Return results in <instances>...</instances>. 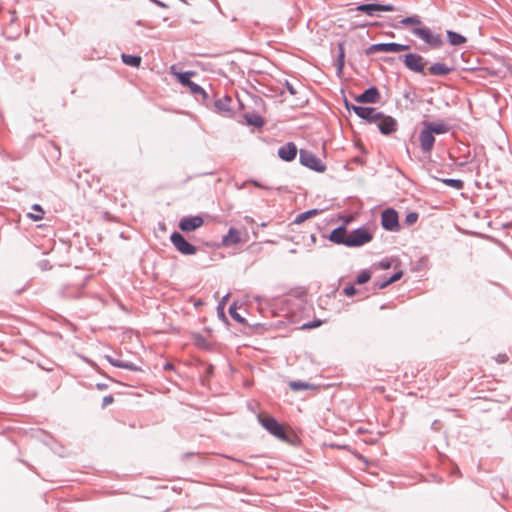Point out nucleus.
I'll list each match as a JSON object with an SVG mask.
<instances>
[{
	"instance_id": "9b49d317",
	"label": "nucleus",
	"mask_w": 512,
	"mask_h": 512,
	"mask_svg": "<svg viewBox=\"0 0 512 512\" xmlns=\"http://www.w3.org/2000/svg\"><path fill=\"white\" fill-rule=\"evenodd\" d=\"M353 111L359 118L366 120L369 123H376L378 118L382 116V112L377 111V109L374 107H353Z\"/></svg>"
},
{
	"instance_id": "e433bc0d",
	"label": "nucleus",
	"mask_w": 512,
	"mask_h": 512,
	"mask_svg": "<svg viewBox=\"0 0 512 512\" xmlns=\"http://www.w3.org/2000/svg\"><path fill=\"white\" fill-rule=\"evenodd\" d=\"M343 292L345 295L351 297L356 294L357 290L353 285H349L344 288Z\"/></svg>"
},
{
	"instance_id": "20e7f679",
	"label": "nucleus",
	"mask_w": 512,
	"mask_h": 512,
	"mask_svg": "<svg viewBox=\"0 0 512 512\" xmlns=\"http://www.w3.org/2000/svg\"><path fill=\"white\" fill-rule=\"evenodd\" d=\"M170 241L175 249L182 255H194L197 252V247L187 241L180 232L174 231L170 235Z\"/></svg>"
},
{
	"instance_id": "de8ad7c7",
	"label": "nucleus",
	"mask_w": 512,
	"mask_h": 512,
	"mask_svg": "<svg viewBox=\"0 0 512 512\" xmlns=\"http://www.w3.org/2000/svg\"><path fill=\"white\" fill-rule=\"evenodd\" d=\"M253 185L258 187V188H263V189H271V187H268V186H264L263 184H261L259 181H253Z\"/></svg>"
},
{
	"instance_id": "09e8293b",
	"label": "nucleus",
	"mask_w": 512,
	"mask_h": 512,
	"mask_svg": "<svg viewBox=\"0 0 512 512\" xmlns=\"http://www.w3.org/2000/svg\"><path fill=\"white\" fill-rule=\"evenodd\" d=\"M150 1L155 3L159 7L167 8V5L165 3H163L162 1H159V0H150Z\"/></svg>"
},
{
	"instance_id": "f257e3e1",
	"label": "nucleus",
	"mask_w": 512,
	"mask_h": 512,
	"mask_svg": "<svg viewBox=\"0 0 512 512\" xmlns=\"http://www.w3.org/2000/svg\"><path fill=\"white\" fill-rule=\"evenodd\" d=\"M258 421L271 435L280 440L287 439V434L283 425L273 416L258 415Z\"/></svg>"
},
{
	"instance_id": "49530a36",
	"label": "nucleus",
	"mask_w": 512,
	"mask_h": 512,
	"mask_svg": "<svg viewBox=\"0 0 512 512\" xmlns=\"http://www.w3.org/2000/svg\"><path fill=\"white\" fill-rule=\"evenodd\" d=\"M96 388L100 391L106 390L108 388V385L106 383H97Z\"/></svg>"
},
{
	"instance_id": "72a5a7b5",
	"label": "nucleus",
	"mask_w": 512,
	"mask_h": 512,
	"mask_svg": "<svg viewBox=\"0 0 512 512\" xmlns=\"http://www.w3.org/2000/svg\"><path fill=\"white\" fill-rule=\"evenodd\" d=\"M229 314L230 316L235 320L237 321L238 323H241V324H244L245 323V318H243L238 312H237V307H236V303H233L230 305L229 307Z\"/></svg>"
},
{
	"instance_id": "4468645a",
	"label": "nucleus",
	"mask_w": 512,
	"mask_h": 512,
	"mask_svg": "<svg viewBox=\"0 0 512 512\" xmlns=\"http://www.w3.org/2000/svg\"><path fill=\"white\" fill-rule=\"evenodd\" d=\"M381 98L380 92L377 87L371 86L364 90L363 93L355 97V100L359 103L374 104L379 102Z\"/></svg>"
},
{
	"instance_id": "393cba45",
	"label": "nucleus",
	"mask_w": 512,
	"mask_h": 512,
	"mask_svg": "<svg viewBox=\"0 0 512 512\" xmlns=\"http://www.w3.org/2000/svg\"><path fill=\"white\" fill-rule=\"evenodd\" d=\"M337 74H341L345 65V50L344 43L338 44V56L335 62Z\"/></svg>"
},
{
	"instance_id": "a18cd8bd",
	"label": "nucleus",
	"mask_w": 512,
	"mask_h": 512,
	"mask_svg": "<svg viewBox=\"0 0 512 512\" xmlns=\"http://www.w3.org/2000/svg\"><path fill=\"white\" fill-rule=\"evenodd\" d=\"M508 360V357L506 354H499L497 357V362L499 363H505Z\"/></svg>"
},
{
	"instance_id": "cd10ccee",
	"label": "nucleus",
	"mask_w": 512,
	"mask_h": 512,
	"mask_svg": "<svg viewBox=\"0 0 512 512\" xmlns=\"http://www.w3.org/2000/svg\"><path fill=\"white\" fill-rule=\"evenodd\" d=\"M121 58L124 64L131 67H139L142 61L141 57L138 55H130L125 53L121 55Z\"/></svg>"
},
{
	"instance_id": "c85d7f7f",
	"label": "nucleus",
	"mask_w": 512,
	"mask_h": 512,
	"mask_svg": "<svg viewBox=\"0 0 512 512\" xmlns=\"http://www.w3.org/2000/svg\"><path fill=\"white\" fill-rule=\"evenodd\" d=\"M288 386L293 391H301L314 388V385L303 381H290Z\"/></svg>"
},
{
	"instance_id": "2f4dec72",
	"label": "nucleus",
	"mask_w": 512,
	"mask_h": 512,
	"mask_svg": "<svg viewBox=\"0 0 512 512\" xmlns=\"http://www.w3.org/2000/svg\"><path fill=\"white\" fill-rule=\"evenodd\" d=\"M422 21L421 18L418 15H413L409 17H405L402 20H400V25H414L419 26L421 25Z\"/></svg>"
},
{
	"instance_id": "603ef678",
	"label": "nucleus",
	"mask_w": 512,
	"mask_h": 512,
	"mask_svg": "<svg viewBox=\"0 0 512 512\" xmlns=\"http://www.w3.org/2000/svg\"><path fill=\"white\" fill-rule=\"evenodd\" d=\"M11 15H12V18H11V22H14L16 20V11L13 10V11H10Z\"/></svg>"
},
{
	"instance_id": "2eb2a0df",
	"label": "nucleus",
	"mask_w": 512,
	"mask_h": 512,
	"mask_svg": "<svg viewBox=\"0 0 512 512\" xmlns=\"http://www.w3.org/2000/svg\"><path fill=\"white\" fill-rule=\"evenodd\" d=\"M420 147L424 153H430L435 143V137L432 132L424 127L419 135Z\"/></svg>"
},
{
	"instance_id": "a19ab883",
	"label": "nucleus",
	"mask_w": 512,
	"mask_h": 512,
	"mask_svg": "<svg viewBox=\"0 0 512 512\" xmlns=\"http://www.w3.org/2000/svg\"><path fill=\"white\" fill-rule=\"evenodd\" d=\"M321 324V321L320 320H317V321H313V322H309V323H305L303 324V328H315V327H318L319 325Z\"/></svg>"
},
{
	"instance_id": "4be33fe9",
	"label": "nucleus",
	"mask_w": 512,
	"mask_h": 512,
	"mask_svg": "<svg viewBox=\"0 0 512 512\" xmlns=\"http://www.w3.org/2000/svg\"><path fill=\"white\" fill-rule=\"evenodd\" d=\"M423 125L427 129H429L432 132V134L440 135V134L447 133L449 131V126L443 122L434 123V122L424 121Z\"/></svg>"
},
{
	"instance_id": "a878e982",
	"label": "nucleus",
	"mask_w": 512,
	"mask_h": 512,
	"mask_svg": "<svg viewBox=\"0 0 512 512\" xmlns=\"http://www.w3.org/2000/svg\"><path fill=\"white\" fill-rule=\"evenodd\" d=\"M232 99L230 96H223L215 101V107L220 112H229L231 110L230 104Z\"/></svg>"
},
{
	"instance_id": "37998d69",
	"label": "nucleus",
	"mask_w": 512,
	"mask_h": 512,
	"mask_svg": "<svg viewBox=\"0 0 512 512\" xmlns=\"http://www.w3.org/2000/svg\"><path fill=\"white\" fill-rule=\"evenodd\" d=\"M286 88L291 95H295L297 93L296 89L288 81H286Z\"/></svg>"
},
{
	"instance_id": "a211bd4d",
	"label": "nucleus",
	"mask_w": 512,
	"mask_h": 512,
	"mask_svg": "<svg viewBox=\"0 0 512 512\" xmlns=\"http://www.w3.org/2000/svg\"><path fill=\"white\" fill-rule=\"evenodd\" d=\"M85 286V283H78V284H69L64 286L60 290V294L62 297L65 298H79L82 293V289Z\"/></svg>"
},
{
	"instance_id": "864d4df0",
	"label": "nucleus",
	"mask_w": 512,
	"mask_h": 512,
	"mask_svg": "<svg viewBox=\"0 0 512 512\" xmlns=\"http://www.w3.org/2000/svg\"><path fill=\"white\" fill-rule=\"evenodd\" d=\"M432 429H438V421H434L431 426Z\"/></svg>"
},
{
	"instance_id": "b1692460",
	"label": "nucleus",
	"mask_w": 512,
	"mask_h": 512,
	"mask_svg": "<svg viewBox=\"0 0 512 512\" xmlns=\"http://www.w3.org/2000/svg\"><path fill=\"white\" fill-rule=\"evenodd\" d=\"M446 33H447V38H448L449 43L453 46H459V45H462L467 42V39L465 36L455 32V31L447 30Z\"/></svg>"
},
{
	"instance_id": "39448f33",
	"label": "nucleus",
	"mask_w": 512,
	"mask_h": 512,
	"mask_svg": "<svg viewBox=\"0 0 512 512\" xmlns=\"http://www.w3.org/2000/svg\"><path fill=\"white\" fill-rule=\"evenodd\" d=\"M299 161L313 171L324 172L326 170V165L309 150L300 149Z\"/></svg>"
},
{
	"instance_id": "f704fd0d",
	"label": "nucleus",
	"mask_w": 512,
	"mask_h": 512,
	"mask_svg": "<svg viewBox=\"0 0 512 512\" xmlns=\"http://www.w3.org/2000/svg\"><path fill=\"white\" fill-rule=\"evenodd\" d=\"M418 213L416 212H409L405 217V222L408 225L414 224L418 220Z\"/></svg>"
},
{
	"instance_id": "f03ea898",
	"label": "nucleus",
	"mask_w": 512,
	"mask_h": 512,
	"mask_svg": "<svg viewBox=\"0 0 512 512\" xmlns=\"http://www.w3.org/2000/svg\"><path fill=\"white\" fill-rule=\"evenodd\" d=\"M411 33L432 48H440L443 45L442 36L433 33L428 27H413Z\"/></svg>"
},
{
	"instance_id": "7c9ffc66",
	"label": "nucleus",
	"mask_w": 512,
	"mask_h": 512,
	"mask_svg": "<svg viewBox=\"0 0 512 512\" xmlns=\"http://www.w3.org/2000/svg\"><path fill=\"white\" fill-rule=\"evenodd\" d=\"M441 181L445 185L455 188L457 190H461L464 187V182L460 179L444 178V179H441Z\"/></svg>"
},
{
	"instance_id": "1a4fd4ad",
	"label": "nucleus",
	"mask_w": 512,
	"mask_h": 512,
	"mask_svg": "<svg viewBox=\"0 0 512 512\" xmlns=\"http://www.w3.org/2000/svg\"><path fill=\"white\" fill-rule=\"evenodd\" d=\"M381 225L386 231L398 232L401 227L397 211L393 208L385 209L381 214Z\"/></svg>"
},
{
	"instance_id": "dca6fc26",
	"label": "nucleus",
	"mask_w": 512,
	"mask_h": 512,
	"mask_svg": "<svg viewBox=\"0 0 512 512\" xmlns=\"http://www.w3.org/2000/svg\"><path fill=\"white\" fill-rule=\"evenodd\" d=\"M297 146L293 142H288L278 149V157L286 162H290L296 158Z\"/></svg>"
},
{
	"instance_id": "8fccbe9b",
	"label": "nucleus",
	"mask_w": 512,
	"mask_h": 512,
	"mask_svg": "<svg viewBox=\"0 0 512 512\" xmlns=\"http://www.w3.org/2000/svg\"><path fill=\"white\" fill-rule=\"evenodd\" d=\"M164 369H165V370H172V369H174V366H173V364H171V363L167 362V363L164 365Z\"/></svg>"
},
{
	"instance_id": "3c124183",
	"label": "nucleus",
	"mask_w": 512,
	"mask_h": 512,
	"mask_svg": "<svg viewBox=\"0 0 512 512\" xmlns=\"http://www.w3.org/2000/svg\"><path fill=\"white\" fill-rule=\"evenodd\" d=\"M194 455H195L194 452H187V453L183 454V459L194 456Z\"/></svg>"
},
{
	"instance_id": "f3484780",
	"label": "nucleus",
	"mask_w": 512,
	"mask_h": 512,
	"mask_svg": "<svg viewBox=\"0 0 512 512\" xmlns=\"http://www.w3.org/2000/svg\"><path fill=\"white\" fill-rule=\"evenodd\" d=\"M329 240L338 245L347 246V229L345 225H340L330 232Z\"/></svg>"
},
{
	"instance_id": "c03bdc74",
	"label": "nucleus",
	"mask_w": 512,
	"mask_h": 512,
	"mask_svg": "<svg viewBox=\"0 0 512 512\" xmlns=\"http://www.w3.org/2000/svg\"><path fill=\"white\" fill-rule=\"evenodd\" d=\"M344 106L348 111H353V107H359L358 105L350 103L346 98L344 99Z\"/></svg>"
},
{
	"instance_id": "5701e85b",
	"label": "nucleus",
	"mask_w": 512,
	"mask_h": 512,
	"mask_svg": "<svg viewBox=\"0 0 512 512\" xmlns=\"http://www.w3.org/2000/svg\"><path fill=\"white\" fill-rule=\"evenodd\" d=\"M244 118L246 120V123L249 126H253V127H256V128H261L264 125L263 118L259 114L255 113V112L246 113L244 115Z\"/></svg>"
},
{
	"instance_id": "9d476101",
	"label": "nucleus",
	"mask_w": 512,
	"mask_h": 512,
	"mask_svg": "<svg viewBox=\"0 0 512 512\" xmlns=\"http://www.w3.org/2000/svg\"><path fill=\"white\" fill-rule=\"evenodd\" d=\"M357 10L369 16H376L379 12H393L396 8L392 4L363 3L357 7Z\"/></svg>"
},
{
	"instance_id": "f8f14e48",
	"label": "nucleus",
	"mask_w": 512,
	"mask_h": 512,
	"mask_svg": "<svg viewBox=\"0 0 512 512\" xmlns=\"http://www.w3.org/2000/svg\"><path fill=\"white\" fill-rule=\"evenodd\" d=\"M204 223V219L199 216H185L180 219L178 227L182 232H193L201 227Z\"/></svg>"
},
{
	"instance_id": "79ce46f5",
	"label": "nucleus",
	"mask_w": 512,
	"mask_h": 512,
	"mask_svg": "<svg viewBox=\"0 0 512 512\" xmlns=\"http://www.w3.org/2000/svg\"><path fill=\"white\" fill-rule=\"evenodd\" d=\"M379 266L382 268V269H389L391 267V263L390 261L388 260H382L379 262Z\"/></svg>"
},
{
	"instance_id": "58836bf2",
	"label": "nucleus",
	"mask_w": 512,
	"mask_h": 512,
	"mask_svg": "<svg viewBox=\"0 0 512 512\" xmlns=\"http://www.w3.org/2000/svg\"><path fill=\"white\" fill-rule=\"evenodd\" d=\"M114 402V397L112 395H106L102 400V407H106Z\"/></svg>"
},
{
	"instance_id": "6ab92c4d",
	"label": "nucleus",
	"mask_w": 512,
	"mask_h": 512,
	"mask_svg": "<svg viewBox=\"0 0 512 512\" xmlns=\"http://www.w3.org/2000/svg\"><path fill=\"white\" fill-rule=\"evenodd\" d=\"M105 359L114 367L123 368L130 371H142V369L139 366L129 361L118 360L110 355H106Z\"/></svg>"
},
{
	"instance_id": "6e6552de",
	"label": "nucleus",
	"mask_w": 512,
	"mask_h": 512,
	"mask_svg": "<svg viewBox=\"0 0 512 512\" xmlns=\"http://www.w3.org/2000/svg\"><path fill=\"white\" fill-rule=\"evenodd\" d=\"M195 73L193 71H185L177 73V79L178 81L185 87H188L191 91V93L195 96L201 95L202 98L205 100L208 98L207 92L198 84L191 81V77Z\"/></svg>"
},
{
	"instance_id": "423d86ee",
	"label": "nucleus",
	"mask_w": 512,
	"mask_h": 512,
	"mask_svg": "<svg viewBox=\"0 0 512 512\" xmlns=\"http://www.w3.org/2000/svg\"><path fill=\"white\" fill-rule=\"evenodd\" d=\"M407 69L412 72L425 74L424 58L416 53H408L399 57Z\"/></svg>"
},
{
	"instance_id": "ddd939ff",
	"label": "nucleus",
	"mask_w": 512,
	"mask_h": 512,
	"mask_svg": "<svg viewBox=\"0 0 512 512\" xmlns=\"http://www.w3.org/2000/svg\"><path fill=\"white\" fill-rule=\"evenodd\" d=\"M378 129L380 131L381 134L383 135H390L392 134L393 132H395L397 130V127H398V123L396 121V119H394L393 117L389 116V115H384L382 113V116L380 118H378Z\"/></svg>"
},
{
	"instance_id": "c756f323",
	"label": "nucleus",
	"mask_w": 512,
	"mask_h": 512,
	"mask_svg": "<svg viewBox=\"0 0 512 512\" xmlns=\"http://www.w3.org/2000/svg\"><path fill=\"white\" fill-rule=\"evenodd\" d=\"M32 210L35 211V213H28L27 215L30 219L33 221H39L43 219L44 210L39 204H34L32 206Z\"/></svg>"
},
{
	"instance_id": "4c0bfd02",
	"label": "nucleus",
	"mask_w": 512,
	"mask_h": 512,
	"mask_svg": "<svg viewBox=\"0 0 512 512\" xmlns=\"http://www.w3.org/2000/svg\"><path fill=\"white\" fill-rule=\"evenodd\" d=\"M228 297H229V294H226L222 298V300L219 302L218 307H217L218 311H220L222 313L223 318L225 317V315H224V306L226 304V301H227Z\"/></svg>"
},
{
	"instance_id": "412c9836",
	"label": "nucleus",
	"mask_w": 512,
	"mask_h": 512,
	"mask_svg": "<svg viewBox=\"0 0 512 512\" xmlns=\"http://www.w3.org/2000/svg\"><path fill=\"white\" fill-rule=\"evenodd\" d=\"M240 241H241L240 232L236 228H233V227H231L229 229L227 235L223 236V238H222V244L224 246L238 244Z\"/></svg>"
},
{
	"instance_id": "7ed1b4c3",
	"label": "nucleus",
	"mask_w": 512,
	"mask_h": 512,
	"mask_svg": "<svg viewBox=\"0 0 512 512\" xmlns=\"http://www.w3.org/2000/svg\"><path fill=\"white\" fill-rule=\"evenodd\" d=\"M410 46L406 44H400L396 42H388V43H376L370 45L365 53L366 55H372L377 52H385V53H399L402 51L409 50Z\"/></svg>"
},
{
	"instance_id": "473e14b6",
	"label": "nucleus",
	"mask_w": 512,
	"mask_h": 512,
	"mask_svg": "<svg viewBox=\"0 0 512 512\" xmlns=\"http://www.w3.org/2000/svg\"><path fill=\"white\" fill-rule=\"evenodd\" d=\"M371 279V273L369 270L364 269L360 271V273L357 275L356 283L358 285H363L367 283Z\"/></svg>"
},
{
	"instance_id": "bb28decb",
	"label": "nucleus",
	"mask_w": 512,
	"mask_h": 512,
	"mask_svg": "<svg viewBox=\"0 0 512 512\" xmlns=\"http://www.w3.org/2000/svg\"><path fill=\"white\" fill-rule=\"evenodd\" d=\"M320 213V210L318 209H311L307 210L305 212L299 213L293 220L294 224H301L305 222L306 220L310 219L311 217H314Z\"/></svg>"
},
{
	"instance_id": "aec40b11",
	"label": "nucleus",
	"mask_w": 512,
	"mask_h": 512,
	"mask_svg": "<svg viewBox=\"0 0 512 512\" xmlns=\"http://www.w3.org/2000/svg\"><path fill=\"white\" fill-rule=\"evenodd\" d=\"M454 70L453 67H448L446 64L437 62L428 68V74L433 76H445Z\"/></svg>"
},
{
	"instance_id": "c9c22d12",
	"label": "nucleus",
	"mask_w": 512,
	"mask_h": 512,
	"mask_svg": "<svg viewBox=\"0 0 512 512\" xmlns=\"http://www.w3.org/2000/svg\"><path fill=\"white\" fill-rule=\"evenodd\" d=\"M403 276V272L400 270V271H397L395 272L392 276H390L389 278H387V282L388 284H392L398 280L401 279V277Z\"/></svg>"
},
{
	"instance_id": "0eeeda50",
	"label": "nucleus",
	"mask_w": 512,
	"mask_h": 512,
	"mask_svg": "<svg viewBox=\"0 0 512 512\" xmlns=\"http://www.w3.org/2000/svg\"><path fill=\"white\" fill-rule=\"evenodd\" d=\"M373 236L365 227L353 230L347 239V247H360L372 240Z\"/></svg>"
},
{
	"instance_id": "ea45409f",
	"label": "nucleus",
	"mask_w": 512,
	"mask_h": 512,
	"mask_svg": "<svg viewBox=\"0 0 512 512\" xmlns=\"http://www.w3.org/2000/svg\"><path fill=\"white\" fill-rule=\"evenodd\" d=\"M387 286H389L388 282H387V279L384 280V281H375L374 282V288L375 289H384L386 288Z\"/></svg>"
}]
</instances>
